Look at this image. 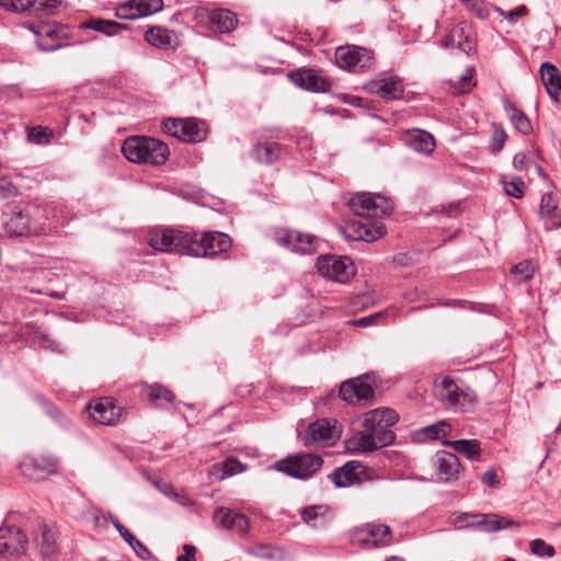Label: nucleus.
<instances>
[{
  "mask_svg": "<svg viewBox=\"0 0 561 561\" xmlns=\"http://www.w3.org/2000/svg\"><path fill=\"white\" fill-rule=\"evenodd\" d=\"M151 248L162 252H176L196 257L216 256L231 248V239L219 231H182L175 229L152 230Z\"/></svg>",
  "mask_w": 561,
  "mask_h": 561,
  "instance_id": "obj_1",
  "label": "nucleus"
},
{
  "mask_svg": "<svg viewBox=\"0 0 561 561\" xmlns=\"http://www.w3.org/2000/svg\"><path fill=\"white\" fill-rule=\"evenodd\" d=\"M350 209L359 217L346 228V237L352 240L373 242L386 233L381 219L389 216L393 205L380 194L357 193L348 202Z\"/></svg>",
  "mask_w": 561,
  "mask_h": 561,
  "instance_id": "obj_2",
  "label": "nucleus"
},
{
  "mask_svg": "<svg viewBox=\"0 0 561 561\" xmlns=\"http://www.w3.org/2000/svg\"><path fill=\"white\" fill-rule=\"evenodd\" d=\"M434 396L447 410L458 413L472 410L478 401L473 389L449 376L435 380Z\"/></svg>",
  "mask_w": 561,
  "mask_h": 561,
  "instance_id": "obj_3",
  "label": "nucleus"
},
{
  "mask_svg": "<svg viewBox=\"0 0 561 561\" xmlns=\"http://www.w3.org/2000/svg\"><path fill=\"white\" fill-rule=\"evenodd\" d=\"M194 19L196 26L213 34H227L238 26L237 14L224 8L201 7L196 9Z\"/></svg>",
  "mask_w": 561,
  "mask_h": 561,
  "instance_id": "obj_4",
  "label": "nucleus"
},
{
  "mask_svg": "<svg viewBox=\"0 0 561 561\" xmlns=\"http://www.w3.org/2000/svg\"><path fill=\"white\" fill-rule=\"evenodd\" d=\"M124 157L134 163L161 164L170 154L168 142H121Z\"/></svg>",
  "mask_w": 561,
  "mask_h": 561,
  "instance_id": "obj_5",
  "label": "nucleus"
},
{
  "mask_svg": "<svg viewBox=\"0 0 561 561\" xmlns=\"http://www.w3.org/2000/svg\"><path fill=\"white\" fill-rule=\"evenodd\" d=\"M396 437V433L390 428H364L355 433L346 444L353 453H373L392 445Z\"/></svg>",
  "mask_w": 561,
  "mask_h": 561,
  "instance_id": "obj_6",
  "label": "nucleus"
},
{
  "mask_svg": "<svg viewBox=\"0 0 561 561\" xmlns=\"http://www.w3.org/2000/svg\"><path fill=\"white\" fill-rule=\"evenodd\" d=\"M162 129L178 140H205L208 136L206 122L196 117H170L162 123Z\"/></svg>",
  "mask_w": 561,
  "mask_h": 561,
  "instance_id": "obj_7",
  "label": "nucleus"
},
{
  "mask_svg": "<svg viewBox=\"0 0 561 561\" xmlns=\"http://www.w3.org/2000/svg\"><path fill=\"white\" fill-rule=\"evenodd\" d=\"M323 460L320 456L299 454L280 459L275 463V469L291 478L308 479L321 469Z\"/></svg>",
  "mask_w": 561,
  "mask_h": 561,
  "instance_id": "obj_8",
  "label": "nucleus"
},
{
  "mask_svg": "<svg viewBox=\"0 0 561 561\" xmlns=\"http://www.w3.org/2000/svg\"><path fill=\"white\" fill-rule=\"evenodd\" d=\"M323 460L320 456L299 454L280 459L275 463V469L291 478L308 479L321 469Z\"/></svg>",
  "mask_w": 561,
  "mask_h": 561,
  "instance_id": "obj_9",
  "label": "nucleus"
},
{
  "mask_svg": "<svg viewBox=\"0 0 561 561\" xmlns=\"http://www.w3.org/2000/svg\"><path fill=\"white\" fill-rule=\"evenodd\" d=\"M334 58L337 67L354 72L369 70L374 65L373 54L366 48L355 45L337 47Z\"/></svg>",
  "mask_w": 561,
  "mask_h": 561,
  "instance_id": "obj_10",
  "label": "nucleus"
},
{
  "mask_svg": "<svg viewBox=\"0 0 561 561\" xmlns=\"http://www.w3.org/2000/svg\"><path fill=\"white\" fill-rule=\"evenodd\" d=\"M317 267L325 278L337 283H346L354 275V267L348 257L337 255H322L318 259Z\"/></svg>",
  "mask_w": 561,
  "mask_h": 561,
  "instance_id": "obj_11",
  "label": "nucleus"
},
{
  "mask_svg": "<svg viewBox=\"0 0 561 561\" xmlns=\"http://www.w3.org/2000/svg\"><path fill=\"white\" fill-rule=\"evenodd\" d=\"M274 239L279 245L290 248L294 252L300 254L314 252L319 244L318 237L296 230H277L274 233Z\"/></svg>",
  "mask_w": 561,
  "mask_h": 561,
  "instance_id": "obj_12",
  "label": "nucleus"
},
{
  "mask_svg": "<svg viewBox=\"0 0 561 561\" xmlns=\"http://www.w3.org/2000/svg\"><path fill=\"white\" fill-rule=\"evenodd\" d=\"M374 396L375 390L369 381L368 375L359 376L343 381L339 390V397L347 403H355L362 400H369L373 399Z\"/></svg>",
  "mask_w": 561,
  "mask_h": 561,
  "instance_id": "obj_13",
  "label": "nucleus"
},
{
  "mask_svg": "<svg viewBox=\"0 0 561 561\" xmlns=\"http://www.w3.org/2000/svg\"><path fill=\"white\" fill-rule=\"evenodd\" d=\"M364 89L385 100H400L403 98L404 84L400 77L389 76L367 81Z\"/></svg>",
  "mask_w": 561,
  "mask_h": 561,
  "instance_id": "obj_14",
  "label": "nucleus"
},
{
  "mask_svg": "<svg viewBox=\"0 0 561 561\" xmlns=\"http://www.w3.org/2000/svg\"><path fill=\"white\" fill-rule=\"evenodd\" d=\"M440 45L445 48H457L469 55L471 51L476 50V42L471 25L465 21L459 22L442 39Z\"/></svg>",
  "mask_w": 561,
  "mask_h": 561,
  "instance_id": "obj_15",
  "label": "nucleus"
},
{
  "mask_svg": "<svg viewBox=\"0 0 561 561\" xmlns=\"http://www.w3.org/2000/svg\"><path fill=\"white\" fill-rule=\"evenodd\" d=\"M90 416L101 425H113L122 416L123 408L113 398H103L87 405Z\"/></svg>",
  "mask_w": 561,
  "mask_h": 561,
  "instance_id": "obj_16",
  "label": "nucleus"
},
{
  "mask_svg": "<svg viewBox=\"0 0 561 561\" xmlns=\"http://www.w3.org/2000/svg\"><path fill=\"white\" fill-rule=\"evenodd\" d=\"M26 535L15 527L0 528V553L22 554L27 546Z\"/></svg>",
  "mask_w": 561,
  "mask_h": 561,
  "instance_id": "obj_17",
  "label": "nucleus"
},
{
  "mask_svg": "<svg viewBox=\"0 0 561 561\" xmlns=\"http://www.w3.org/2000/svg\"><path fill=\"white\" fill-rule=\"evenodd\" d=\"M60 0H0V7L13 12L43 11L47 14H55L60 7Z\"/></svg>",
  "mask_w": 561,
  "mask_h": 561,
  "instance_id": "obj_18",
  "label": "nucleus"
},
{
  "mask_svg": "<svg viewBox=\"0 0 561 561\" xmlns=\"http://www.w3.org/2000/svg\"><path fill=\"white\" fill-rule=\"evenodd\" d=\"M334 438V426L331 425L330 421L323 419L309 425L304 443L307 447L324 446L333 443Z\"/></svg>",
  "mask_w": 561,
  "mask_h": 561,
  "instance_id": "obj_19",
  "label": "nucleus"
},
{
  "mask_svg": "<svg viewBox=\"0 0 561 561\" xmlns=\"http://www.w3.org/2000/svg\"><path fill=\"white\" fill-rule=\"evenodd\" d=\"M34 545L44 560L49 559L59 549L57 531L47 524L39 523L37 534L34 537Z\"/></svg>",
  "mask_w": 561,
  "mask_h": 561,
  "instance_id": "obj_20",
  "label": "nucleus"
},
{
  "mask_svg": "<svg viewBox=\"0 0 561 561\" xmlns=\"http://www.w3.org/2000/svg\"><path fill=\"white\" fill-rule=\"evenodd\" d=\"M288 77L295 85L310 92H325L329 88L328 81L312 69L295 70Z\"/></svg>",
  "mask_w": 561,
  "mask_h": 561,
  "instance_id": "obj_21",
  "label": "nucleus"
},
{
  "mask_svg": "<svg viewBox=\"0 0 561 561\" xmlns=\"http://www.w3.org/2000/svg\"><path fill=\"white\" fill-rule=\"evenodd\" d=\"M471 522L472 529L482 533H496L502 529L516 525L513 519L500 516L497 514L473 513Z\"/></svg>",
  "mask_w": 561,
  "mask_h": 561,
  "instance_id": "obj_22",
  "label": "nucleus"
},
{
  "mask_svg": "<svg viewBox=\"0 0 561 561\" xmlns=\"http://www.w3.org/2000/svg\"><path fill=\"white\" fill-rule=\"evenodd\" d=\"M435 465L438 476L445 482L457 479L462 470V466L458 457L446 450H439L436 453Z\"/></svg>",
  "mask_w": 561,
  "mask_h": 561,
  "instance_id": "obj_23",
  "label": "nucleus"
},
{
  "mask_svg": "<svg viewBox=\"0 0 561 561\" xmlns=\"http://www.w3.org/2000/svg\"><path fill=\"white\" fill-rule=\"evenodd\" d=\"M364 470V465L352 460L336 468L329 477L337 488H345L360 481Z\"/></svg>",
  "mask_w": 561,
  "mask_h": 561,
  "instance_id": "obj_24",
  "label": "nucleus"
},
{
  "mask_svg": "<svg viewBox=\"0 0 561 561\" xmlns=\"http://www.w3.org/2000/svg\"><path fill=\"white\" fill-rule=\"evenodd\" d=\"M399 421V414L390 408H378L364 414L363 427L369 430L390 428Z\"/></svg>",
  "mask_w": 561,
  "mask_h": 561,
  "instance_id": "obj_25",
  "label": "nucleus"
},
{
  "mask_svg": "<svg viewBox=\"0 0 561 561\" xmlns=\"http://www.w3.org/2000/svg\"><path fill=\"white\" fill-rule=\"evenodd\" d=\"M539 72L549 96L556 102H561V75L559 69L551 62H543Z\"/></svg>",
  "mask_w": 561,
  "mask_h": 561,
  "instance_id": "obj_26",
  "label": "nucleus"
},
{
  "mask_svg": "<svg viewBox=\"0 0 561 561\" xmlns=\"http://www.w3.org/2000/svg\"><path fill=\"white\" fill-rule=\"evenodd\" d=\"M61 30L54 25H42L35 31V35L37 36V45L39 49L44 51H50L59 48L61 44L59 41Z\"/></svg>",
  "mask_w": 561,
  "mask_h": 561,
  "instance_id": "obj_27",
  "label": "nucleus"
},
{
  "mask_svg": "<svg viewBox=\"0 0 561 561\" xmlns=\"http://www.w3.org/2000/svg\"><path fill=\"white\" fill-rule=\"evenodd\" d=\"M443 445L453 448L456 453L466 456L470 460H480L481 444L478 439H444Z\"/></svg>",
  "mask_w": 561,
  "mask_h": 561,
  "instance_id": "obj_28",
  "label": "nucleus"
},
{
  "mask_svg": "<svg viewBox=\"0 0 561 561\" xmlns=\"http://www.w3.org/2000/svg\"><path fill=\"white\" fill-rule=\"evenodd\" d=\"M250 154L256 162L270 164L278 159L280 148L278 142H255Z\"/></svg>",
  "mask_w": 561,
  "mask_h": 561,
  "instance_id": "obj_29",
  "label": "nucleus"
},
{
  "mask_svg": "<svg viewBox=\"0 0 561 561\" xmlns=\"http://www.w3.org/2000/svg\"><path fill=\"white\" fill-rule=\"evenodd\" d=\"M503 105L506 114L514 128L522 135L527 136L531 133L533 127L530 121L524 112L519 111L512 102L507 99L503 100Z\"/></svg>",
  "mask_w": 561,
  "mask_h": 561,
  "instance_id": "obj_30",
  "label": "nucleus"
},
{
  "mask_svg": "<svg viewBox=\"0 0 561 561\" xmlns=\"http://www.w3.org/2000/svg\"><path fill=\"white\" fill-rule=\"evenodd\" d=\"M113 526L117 529L119 535L124 538V540L130 546V548L135 551V553L141 560H148L151 557V552L149 549L138 540L116 517L112 519Z\"/></svg>",
  "mask_w": 561,
  "mask_h": 561,
  "instance_id": "obj_31",
  "label": "nucleus"
},
{
  "mask_svg": "<svg viewBox=\"0 0 561 561\" xmlns=\"http://www.w3.org/2000/svg\"><path fill=\"white\" fill-rule=\"evenodd\" d=\"M329 507L324 505L308 506L302 510V520L313 528H321L328 524Z\"/></svg>",
  "mask_w": 561,
  "mask_h": 561,
  "instance_id": "obj_32",
  "label": "nucleus"
},
{
  "mask_svg": "<svg viewBox=\"0 0 561 561\" xmlns=\"http://www.w3.org/2000/svg\"><path fill=\"white\" fill-rule=\"evenodd\" d=\"M145 39L151 46L168 48L172 44V33L162 26H152L145 33Z\"/></svg>",
  "mask_w": 561,
  "mask_h": 561,
  "instance_id": "obj_33",
  "label": "nucleus"
},
{
  "mask_svg": "<svg viewBox=\"0 0 561 561\" xmlns=\"http://www.w3.org/2000/svg\"><path fill=\"white\" fill-rule=\"evenodd\" d=\"M9 233L13 236H23L31 231V221L28 215L23 211L12 214L5 221Z\"/></svg>",
  "mask_w": 561,
  "mask_h": 561,
  "instance_id": "obj_34",
  "label": "nucleus"
},
{
  "mask_svg": "<svg viewBox=\"0 0 561 561\" xmlns=\"http://www.w3.org/2000/svg\"><path fill=\"white\" fill-rule=\"evenodd\" d=\"M368 534L370 535L373 548H383L391 543V528L387 525L368 524Z\"/></svg>",
  "mask_w": 561,
  "mask_h": 561,
  "instance_id": "obj_35",
  "label": "nucleus"
},
{
  "mask_svg": "<svg viewBox=\"0 0 561 561\" xmlns=\"http://www.w3.org/2000/svg\"><path fill=\"white\" fill-rule=\"evenodd\" d=\"M81 27L93 30L105 35L112 36L117 33L118 30L126 28L125 24H121L111 20L103 19H90L81 24Z\"/></svg>",
  "mask_w": 561,
  "mask_h": 561,
  "instance_id": "obj_36",
  "label": "nucleus"
},
{
  "mask_svg": "<svg viewBox=\"0 0 561 561\" xmlns=\"http://www.w3.org/2000/svg\"><path fill=\"white\" fill-rule=\"evenodd\" d=\"M450 426L445 421H439L435 424L427 425L419 430L414 433V439L417 442H422L426 438L428 439H437L439 435H447L446 428Z\"/></svg>",
  "mask_w": 561,
  "mask_h": 561,
  "instance_id": "obj_37",
  "label": "nucleus"
},
{
  "mask_svg": "<svg viewBox=\"0 0 561 561\" xmlns=\"http://www.w3.org/2000/svg\"><path fill=\"white\" fill-rule=\"evenodd\" d=\"M31 469L38 470L47 474H53L57 471V461L54 458L33 459L21 465V470L24 474H27Z\"/></svg>",
  "mask_w": 561,
  "mask_h": 561,
  "instance_id": "obj_38",
  "label": "nucleus"
},
{
  "mask_svg": "<svg viewBox=\"0 0 561 561\" xmlns=\"http://www.w3.org/2000/svg\"><path fill=\"white\" fill-rule=\"evenodd\" d=\"M142 393L146 394L151 402H156L158 400L173 402L175 399L173 392L160 383L145 386Z\"/></svg>",
  "mask_w": 561,
  "mask_h": 561,
  "instance_id": "obj_39",
  "label": "nucleus"
},
{
  "mask_svg": "<svg viewBox=\"0 0 561 561\" xmlns=\"http://www.w3.org/2000/svg\"><path fill=\"white\" fill-rule=\"evenodd\" d=\"M131 3L135 4L139 19L163 9V0H131Z\"/></svg>",
  "mask_w": 561,
  "mask_h": 561,
  "instance_id": "obj_40",
  "label": "nucleus"
},
{
  "mask_svg": "<svg viewBox=\"0 0 561 561\" xmlns=\"http://www.w3.org/2000/svg\"><path fill=\"white\" fill-rule=\"evenodd\" d=\"M501 183L503 185V188L505 193L508 196L515 197V198H522L524 195V181L520 178H514L510 180L507 176L503 175L501 178Z\"/></svg>",
  "mask_w": 561,
  "mask_h": 561,
  "instance_id": "obj_41",
  "label": "nucleus"
},
{
  "mask_svg": "<svg viewBox=\"0 0 561 561\" xmlns=\"http://www.w3.org/2000/svg\"><path fill=\"white\" fill-rule=\"evenodd\" d=\"M222 474L220 480L241 473L245 470V466L233 457H228L221 465Z\"/></svg>",
  "mask_w": 561,
  "mask_h": 561,
  "instance_id": "obj_42",
  "label": "nucleus"
},
{
  "mask_svg": "<svg viewBox=\"0 0 561 561\" xmlns=\"http://www.w3.org/2000/svg\"><path fill=\"white\" fill-rule=\"evenodd\" d=\"M234 515L236 512L232 510L218 507L214 513V522L218 527L230 530Z\"/></svg>",
  "mask_w": 561,
  "mask_h": 561,
  "instance_id": "obj_43",
  "label": "nucleus"
},
{
  "mask_svg": "<svg viewBox=\"0 0 561 561\" xmlns=\"http://www.w3.org/2000/svg\"><path fill=\"white\" fill-rule=\"evenodd\" d=\"M350 539L353 543L364 548H373L370 535L368 534V524L363 527L354 528L350 533Z\"/></svg>",
  "mask_w": 561,
  "mask_h": 561,
  "instance_id": "obj_44",
  "label": "nucleus"
},
{
  "mask_svg": "<svg viewBox=\"0 0 561 561\" xmlns=\"http://www.w3.org/2000/svg\"><path fill=\"white\" fill-rule=\"evenodd\" d=\"M530 551L537 557H548L552 558L556 554V549L553 546L547 543L542 539H534L529 543Z\"/></svg>",
  "mask_w": 561,
  "mask_h": 561,
  "instance_id": "obj_45",
  "label": "nucleus"
},
{
  "mask_svg": "<svg viewBox=\"0 0 561 561\" xmlns=\"http://www.w3.org/2000/svg\"><path fill=\"white\" fill-rule=\"evenodd\" d=\"M511 273L519 280L525 282L534 276V266L530 261H523L511 268Z\"/></svg>",
  "mask_w": 561,
  "mask_h": 561,
  "instance_id": "obj_46",
  "label": "nucleus"
},
{
  "mask_svg": "<svg viewBox=\"0 0 561 561\" xmlns=\"http://www.w3.org/2000/svg\"><path fill=\"white\" fill-rule=\"evenodd\" d=\"M473 513L456 512L450 516V523L455 529L472 528Z\"/></svg>",
  "mask_w": 561,
  "mask_h": 561,
  "instance_id": "obj_47",
  "label": "nucleus"
},
{
  "mask_svg": "<svg viewBox=\"0 0 561 561\" xmlns=\"http://www.w3.org/2000/svg\"><path fill=\"white\" fill-rule=\"evenodd\" d=\"M115 15L122 20L139 19L136 7L131 3V0H128L125 3L117 5L115 9Z\"/></svg>",
  "mask_w": 561,
  "mask_h": 561,
  "instance_id": "obj_48",
  "label": "nucleus"
},
{
  "mask_svg": "<svg viewBox=\"0 0 561 561\" xmlns=\"http://www.w3.org/2000/svg\"><path fill=\"white\" fill-rule=\"evenodd\" d=\"M27 133V140H49L54 137V133L48 127L34 126L25 128Z\"/></svg>",
  "mask_w": 561,
  "mask_h": 561,
  "instance_id": "obj_49",
  "label": "nucleus"
},
{
  "mask_svg": "<svg viewBox=\"0 0 561 561\" xmlns=\"http://www.w3.org/2000/svg\"><path fill=\"white\" fill-rule=\"evenodd\" d=\"M557 209V202L551 194H543L540 202L539 214L541 217L550 216Z\"/></svg>",
  "mask_w": 561,
  "mask_h": 561,
  "instance_id": "obj_50",
  "label": "nucleus"
},
{
  "mask_svg": "<svg viewBox=\"0 0 561 561\" xmlns=\"http://www.w3.org/2000/svg\"><path fill=\"white\" fill-rule=\"evenodd\" d=\"M471 12H473L479 19H486L489 11L485 4L477 0H460Z\"/></svg>",
  "mask_w": 561,
  "mask_h": 561,
  "instance_id": "obj_51",
  "label": "nucleus"
},
{
  "mask_svg": "<svg viewBox=\"0 0 561 561\" xmlns=\"http://www.w3.org/2000/svg\"><path fill=\"white\" fill-rule=\"evenodd\" d=\"M401 136H404L405 140H435L431 133L419 128L404 129Z\"/></svg>",
  "mask_w": 561,
  "mask_h": 561,
  "instance_id": "obj_52",
  "label": "nucleus"
},
{
  "mask_svg": "<svg viewBox=\"0 0 561 561\" xmlns=\"http://www.w3.org/2000/svg\"><path fill=\"white\" fill-rule=\"evenodd\" d=\"M249 527H250L249 518L244 514L236 512V515L232 519V526H231L230 530H233L239 534H244L248 531Z\"/></svg>",
  "mask_w": 561,
  "mask_h": 561,
  "instance_id": "obj_53",
  "label": "nucleus"
},
{
  "mask_svg": "<svg viewBox=\"0 0 561 561\" xmlns=\"http://www.w3.org/2000/svg\"><path fill=\"white\" fill-rule=\"evenodd\" d=\"M416 153L430 156L435 151L436 142H405Z\"/></svg>",
  "mask_w": 561,
  "mask_h": 561,
  "instance_id": "obj_54",
  "label": "nucleus"
},
{
  "mask_svg": "<svg viewBox=\"0 0 561 561\" xmlns=\"http://www.w3.org/2000/svg\"><path fill=\"white\" fill-rule=\"evenodd\" d=\"M481 482L491 488H497L500 481L497 479L496 470L494 468L488 469L481 477Z\"/></svg>",
  "mask_w": 561,
  "mask_h": 561,
  "instance_id": "obj_55",
  "label": "nucleus"
},
{
  "mask_svg": "<svg viewBox=\"0 0 561 561\" xmlns=\"http://www.w3.org/2000/svg\"><path fill=\"white\" fill-rule=\"evenodd\" d=\"M184 553L176 558V561H195L196 548L192 545L183 546Z\"/></svg>",
  "mask_w": 561,
  "mask_h": 561,
  "instance_id": "obj_56",
  "label": "nucleus"
},
{
  "mask_svg": "<svg viewBox=\"0 0 561 561\" xmlns=\"http://www.w3.org/2000/svg\"><path fill=\"white\" fill-rule=\"evenodd\" d=\"M34 343H37L39 347L51 348L53 341L42 332H36L34 336Z\"/></svg>",
  "mask_w": 561,
  "mask_h": 561,
  "instance_id": "obj_57",
  "label": "nucleus"
},
{
  "mask_svg": "<svg viewBox=\"0 0 561 561\" xmlns=\"http://www.w3.org/2000/svg\"><path fill=\"white\" fill-rule=\"evenodd\" d=\"M491 127H492V131H493L492 140H506L507 139V134H506L505 129L503 128V126L493 123L491 125Z\"/></svg>",
  "mask_w": 561,
  "mask_h": 561,
  "instance_id": "obj_58",
  "label": "nucleus"
},
{
  "mask_svg": "<svg viewBox=\"0 0 561 561\" xmlns=\"http://www.w3.org/2000/svg\"><path fill=\"white\" fill-rule=\"evenodd\" d=\"M513 164L518 170H524L527 165V157L525 153L519 152L514 156Z\"/></svg>",
  "mask_w": 561,
  "mask_h": 561,
  "instance_id": "obj_59",
  "label": "nucleus"
},
{
  "mask_svg": "<svg viewBox=\"0 0 561 561\" xmlns=\"http://www.w3.org/2000/svg\"><path fill=\"white\" fill-rule=\"evenodd\" d=\"M526 13V8L525 7H520V8H517L515 10H512V11H508L506 14H505V18L511 22V23H514L518 16L520 15H524Z\"/></svg>",
  "mask_w": 561,
  "mask_h": 561,
  "instance_id": "obj_60",
  "label": "nucleus"
},
{
  "mask_svg": "<svg viewBox=\"0 0 561 561\" xmlns=\"http://www.w3.org/2000/svg\"><path fill=\"white\" fill-rule=\"evenodd\" d=\"M472 71L473 70L471 68H469L467 70V73L461 76V78H460V81H461V84H462V89H461L462 92L470 90L471 79H472Z\"/></svg>",
  "mask_w": 561,
  "mask_h": 561,
  "instance_id": "obj_61",
  "label": "nucleus"
},
{
  "mask_svg": "<svg viewBox=\"0 0 561 561\" xmlns=\"http://www.w3.org/2000/svg\"><path fill=\"white\" fill-rule=\"evenodd\" d=\"M49 414L53 419L59 420L62 424L67 423L66 417L62 415V413L58 409L51 408V410L49 411Z\"/></svg>",
  "mask_w": 561,
  "mask_h": 561,
  "instance_id": "obj_62",
  "label": "nucleus"
},
{
  "mask_svg": "<svg viewBox=\"0 0 561 561\" xmlns=\"http://www.w3.org/2000/svg\"><path fill=\"white\" fill-rule=\"evenodd\" d=\"M377 317H378V314L370 316V317H364V318L356 320L355 323L360 327H366V325L371 324Z\"/></svg>",
  "mask_w": 561,
  "mask_h": 561,
  "instance_id": "obj_63",
  "label": "nucleus"
},
{
  "mask_svg": "<svg viewBox=\"0 0 561 561\" xmlns=\"http://www.w3.org/2000/svg\"><path fill=\"white\" fill-rule=\"evenodd\" d=\"M124 140H156L151 136L146 135H129Z\"/></svg>",
  "mask_w": 561,
  "mask_h": 561,
  "instance_id": "obj_64",
  "label": "nucleus"
}]
</instances>
